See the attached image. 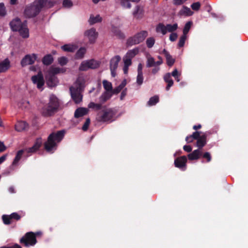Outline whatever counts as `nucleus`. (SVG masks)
Returning a JSON list of instances; mask_svg holds the SVG:
<instances>
[{
  "label": "nucleus",
  "mask_w": 248,
  "mask_h": 248,
  "mask_svg": "<svg viewBox=\"0 0 248 248\" xmlns=\"http://www.w3.org/2000/svg\"><path fill=\"white\" fill-rule=\"evenodd\" d=\"M192 24V22L191 21H188L186 24L183 29V34L186 35L191 27Z\"/></svg>",
  "instance_id": "42"
},
{
  "label": "nucleus",
  "mask_w": 248,
  "mask_h": 248,
  "mask_svg": "<svg viewBox=\"0 0 248 248\" xmlns=\"http://www.w3.org/2000/svg\"><path fill=\"white\" fill-rule=\"evenodd\" d=\"M121 58L119 55H116L112 57L109 62V68L111 71V74L113 77L116 75V69L118 66V63L120 62Z\"/></svg>",
  "instance_id": "9"
},
{
  "label": "nucleus",
  "mask_w": 248,
  "mask_h": 248,
  "mask_svg": "<svg viewBox=\"0 0 248 248\" xmlns=\"http://www.w3.org/2000/svg\"><path fill=\"white\" fill-rule=\"evenodd\" d=\"M201 132H199V131H196L195 132H194L192 135H191V137H192V138L194 139V140H198L202 136L201 135Z\"/></svg>",
  "instance_id": "51"
},
{
  "label": "nucleus",
  "mask_w": 248,
  "mask_h": 248,
  "mask_svg": "<svg viewBox=\"0 0 248 248\" xmlns=\"http://www.w3.org/2000/svg\"><path fill=\"white\" fill-rule=\"evenodd\" d=\"M28 128V125L25 122H19L15 125V129L18 132L26 130Z\"/></svg>",
  "instance_id": "23"
},
{
  "label": "nucleus",
  "mask_w": 248,
  "mask_h": 248,
  "mask_svg": "<svg viewBox=\"0 0 248 248\" xmlns=\"http://www.w3.org/2000/svg\"><path fill=\"white\" fill-rule=\"evenodd\" d=\"M142 65L141 63H139L138 66V73L142 74Z\"/></svg>",
  "instance_id": "61"
},
{
  "label": "nucleus",
  "mask_w": 248,
  "mask_h": 248,
  "mask_svg": "<svg viewBox=\"0 0 248 248\" xmlns=\"http://www.w3.org/2000/svg\"><path fill=\"white\" fill-rule=\"evenodd\" d=\"M6 14V11L4 4L3 3H0V16H4Z\"/></svg>",
  "instance_id": "47"
},
{
  "label": "nucleus",
  "mask_w": 248,
  "mask_h": 248,
  "mask_svg": "<svg viewBox=\"0 0 248 248\" xmlns=\"http://www.w3.org/2000/svg\"><path fill=\"white\" fill-rule=\"evenodd\" d=\"M185 1V0H173V2L174 5H179L182 4Z\"/></svg>",
  "instance_id": "58"
},
{
  "label": "nucleus",
  "mask_w": 248,
  "mask_h": 248,
  "mask_svg": "<svg viewBox=\"0 0 248 248\" xmlns=\"http://www.w3.org/2000/svg\"><path fill=\"white\" fill-rule=\"evenodd\" d=\"M126 84V80L125 79L123 80L122 83L116 88L113 89L112 91L113 94H118L121 90L125 87Z\"/></svg>",
  "instance_id": "33"
},
{
  "label": "nucleus",
  "mask_w": 248,
  "mask_h": 248,
  "mask_svg": "<svg viewBox=\"0 0 248 248\" xmlns=\"http://www.w3.org/2000/svg\"><path fill=\"white\" fill-rule=\"evenodd\" d=\"M24 152H25V151L23 150H19V151H18V152L17 153V154L16 155V156L15 157V158L13 162V163H12L13 165H16L17 164L18 162L21 158Z\"/></svg>",
  "instance_id": "37"
},
{
  "label": "nucleus",
  "mask_w": 248,
  "mask_h": 248,
  "mask_svg": "<svg viewBox=\"0 0 248 248\" xmlns=\"http://www.w3.org/2000/svg\"><path fill=\"white\" fill-rule=\"evenodd\" d=\"M53 58L51 55H47L45 56L43 59V62L44 64L48 65L52 63Z\"/></svg>",
  "instance_id": "36"
},
{
  "label": "nucleus",
  "mask_w": 248,
  "mask_h": 248,
  "mask_svg": "<svg viewBox=\"0 0 248 248\" xmlns=\"http://www.w3.org/2000/svg\"><path fill=\"white\" fill-rule=\"evenodd\" d=\"M159 101V97L157 95H155L151 97L148 102V105L149 106L155 105Z\"/></svg>",
  "instance_id": "39"
},
{
  "label": "nucleus",
  "mask_w": 248,
  "mask_h": 248,
  "mask_svg": "<svg viewBox=\"0 0 248 248\" xmlns=\"http://www.w3.org/2000/svg\"><path fill=\"white\" fill-rule=\"evenodd\" d=\"M46 78L47 85L51 87L56 86L58 82L57 78L55 76L48 73L46 76Z\"/></svg>",
  "instance_id": "16"
},
{
  "label": "nucleus",
  "mask_w": 248,
  "mask_h": 248,
  "mask_svg": "<svg viewBox=\"0 0 248 248\" xmlns=\"http://www.w3.org/2000/svg\"><path fill=\"white\" fill-rule=\"evenodd\" d=\"M65 72V70L63 68H61L57 67L51 66L50 67L47 73L51 74V75L55 76L56 74L59 73H63Z\"/></svg>",
  "instance_id": "21"
},
{
  "label": "nucleus",
  "mask_w": 248,
  "mask_h": 248,
  "mask_svg": "<svg viewBox=\"0 0 248 248\" xmlns=\"http://www.w3.org/2000/svg\"><path fill=\"white\" fill-rule=\"evenodd\" d=\"M112 93L108 92H104L99 98V102L102 105L110 98Z\"/></svg>",
  "instance_id": "22"
},
{
  "label": "nucleus",
  "mask_w": 248,
  "mask_h": 248,
  "mask_svg": "<svg viewBox=\"0 0 248 248\" xmlns=\"http://www.w3.org/2000/svg\"><path fill=\"white\" fill-rule=\"evenodd\" d=\"M184 150L187 152H190L192 151V148L189 145H185L183 147Z\"/></svg>",
  "instance_id": "59"
},
{
  "label": "nucleus",
  "mask_w": 248,
  "mask_h": 248,
  "mask_svg": "<svg viewBox=\"0 0 248 248\" xmlns=\"http://www.w3.org/2000/svg\"><path fill=\"white\" fill-rule=\"evenodd\" d=\"M84 35L91 43H93L95 42L98 36V32L96 31L95 29L92 28L86 31L84 33Z\"/></svg>",
  "instance_id": "13"
},
{
  "label": "nucleus",
  "mask_w": 248,
  "mask_h": 248,
  "mask_svg": "<svg viewBox=\"0 0 248 248\" xmlns=\"http://www.w3.org/2000/svg\"><path fill=\"white\" fill-rule=\"evenodd\" d=\"M186 39V35L183 34L180 38L179 41L178 42V46L179 47H182L185 44V41Z\"/></svg>",
  "instance_id": "44"
},
{
  "label": "nucleus",
  "mask_w": 248,
  "mask_h": 248,
  "mask_svg": "<svg viewBox=\"0 0 248 248\" xmlns=\"http://www.w3.org/2000/svg\"><path fill=\"white\" fill-rule=\"evenodd\" d=\"M101 21L102 17L99 15H96V16L91 15L89 20V22L90 24L91 25L94 24L98 22H101Z\"/></svg>",
  "instance_id": "32"
},
{
  "label": "nucleus",
  "mask_w": 248,
  "mask_h": 248,
  "mask_svg": "<svg viewBox=\"0 0 248 248\" xmlns=\"http://www.w3.org/2000/svg\"><path fill=\"white\" fill-rule=\"evenodd\" d=\"M42 145V140L41 139H38L32 147L26 148L24 150L25 152L28 153H33L37 151Z\"/></svg>",
  "instance_id": "17"
},
{
  "label": "nucleus",
  "mask_w": 248,
  "mask_h": 248,
  "mask_svg": "<svg viewBox=\"0 0 248 248\" xmlns=\"http://www.w3.org/2000/svg\"><path fill=\"white\" fill-rule=\"evenodd\" d=\"M6 149V147L4 146L2 142L0 141V152L4 151Z\"/></svg>",
  "instance_id": "62"
},
{
  "label": "nucleus",
  "mask_w": 248,
  "mask_h": 248,
  "mask_svg": "<svg viewBox=\"0 0 248 248\" xmlns=\"http://www.w3.org/2000/svg\"><path fill=\"white\" fill-rule=\"evenodd\" d=\"M155 43V39L153 37H149L146 41L147 46L148 48L152 47Z\"/></svg>",
  "instance_id": "40"
},
{
  "label": "nucleus",
  "mask_w": 248,
  "mask_h": 248,
  "mask_svg": "<svg viewBox=\"0 0 248 248\" xmlns=\"http://www.w3.org/2000/svg\"><path fill=\"white\" fill-rule=\"evenodd\" d=\"M10 26L14 31H18L20 35L23 38H28L29 36V30L26 23H22L19 18H16L10 22Z\"/></svg>",
  "instance_id": "2"
},
{
  "label": "nucleus",
  "mask_w": 248,
  "mask_h": 248,
  "mask_svg": "<svg viewBox=\"0 0 248 248\" xmlns=\"http://www.w3.org/2000/svg\"><path fill=\"white\" fill-rule=\"evenodd\" d=\"M36 59L37 56L34 54L27 55L21 60V64L22 66L32 64L34 62Z\"/></svg>",
  "instance_id": "12"
},
{
  "label": "nucleus",
  "mask_w": 248,
  "mask_h": 248,
  "mask_svg": "<svg viewBox=\"0 0 248 248\" xmlns=\"http://www.w3.org/2000/svg\"><path fill=\"white\" fill-rule=\"evenodd\" d=\"M64 134L65 131L64 130H60L56 133H52L51 134H54L53 139L57 142V143H58L62 139Z\"/></svg>",
  "instance_id": "26"
},
{
  "label": "nucleus",
  "mask_w": 248,
  "mask_h": 248,
  "mask_svg": "<svg viewBox=\"0 0 248 248\" xmlns=\"http://www.w3.org/2000/svg\"><path fill=\"white\" fill-rule=\"evenodd\" d=\"M203 157L206 159L207 162H210L211 160V156L209 152H205L203 155Z\"/></svg>",
  "instance_id": "56"
},
{
  "label": "nucleus",
  "mask_w": 248,
  "mask_h": 248,
  "mask_svg": "<svg viewBox=\"0 0 248 248\" xmlns=\"http://www.w3.org/2000/svg\"><path fill=\"white\" fill-rule=\"evenodd\" d=\"M31 80L34 84H37L38 89H41L44 84V78L41 72L37 75L32 76Z\"/></svg>",
  "instance_id": "14"
},
{
  "label": "nucleus",
  "mask_w": 248,
  "mask_h": 248,
  "mask_svg": "<svg viewBox=\"0 0 248 248\" xmlns=\"http://www.w3.org/2000/svg\"><path fill=\"white\" fill-rule=\"evenodd\" d=\"M143 78L142 74L138 73V76L137 77V83L139 85H140L143 82Z\"/></svg>",
  "instance_id": "50"
},
{
  "label": "nucleus",
  "mask_w": 248,
  "mask_h": 248,
  "mask_svg": "<svg viewBox=\"0 0 248 248\" xmlns=\"http://www.w3.org/2000/svg\"><path fill=\"white\" fill-rule=\"evenodd\" d=\"M115 115L111 108H106L97 113L96 120L100 122H106L110 120Z\"/></svg>",
  "instance_id": "6"
},
{
  "label": "nucleus",
  "mask_w": 248,
  "mask_h": 248,
  "mask_svg": "<svg viewBox=\"0 0 248 248\" xmlns=\"http://www.w3.org/2000/svg\"><path fill=\"white\" fill-rule=\"evenodd\" d=\"M59 106L58 98L54 95H51L50 97L49 102L42 108L41 111V114L45 117L52 116L58 111Z\"/></svg>",
  "instance_id": "1"
},
{
  "label": "nucleus",
  "mask_w": 248,
  "mask_h": 248,
  "mask_svg": "<svg viewBox=\"0 0 248 248\" xmlns=\"http://www.w3.org/2000/svg\"><path fill=\"white\" fill-rule=\"evenodd\" d=\"M100 62L94 59L83 61L79 67L80 71H87L89 69H96L100 66Z\"/></svg>",
  "instance_id": "7"
},
{
  "label": "nucleus",
  "mask_w": 248,
  "mask_h": 248,
  "mask_svg": "<svg viewBox=\"0 0 248 248\" xmlns=\"http://www.w3.org/2000/svg\"><path fill=\"white\" fill-rule=\"evenodd\" d=\"M2 219L3 223L6 225H9L11 223L12 220L10 215H3Z\"/></svg>",
  "instance_id": "43"
},
{
  "label": "nucleus",
  "mask_w": 248,
  "mask_h": 248,
  "mask_svg": "<svg viewBox=\"0 0 248 248\" xmlns=\"http://www.w3.org/2000/svg\"><path fill=\"white\" fill-rule=\"evenodd\" d=\"M37 242L36 236L32 232H29L26 233L25 236L20 240V243L24 244L26 247L33 246Z\"/></svg>",
  "instance_id": "8"
},
{
  "label": "nucleus",
  "mask_w": 248,
  "mask_h": 248,
  "mask_svg": "<svg viewBox=\"0 0 248 248\" xmlns=\"http://www.w3.org/2000/svg\"><path fill=\"white\" fill-rule=\"evenodd\" d=\"M202 154V152L200 149L195 150L188 155V158L191 160H197L200 157Z\"/></svg>",
  "instance_id": "19"
},
{
  "label": "nucleus",
  "mask_w": 248,
  "mask_h": 248,
  "mask_svg": "<svg viewBox=\"0 0 248 248\" xmlns=\"http://www.w3.org/2000/svg\"><path fill=\"white\" fill-rule=\"evenodd\" d=\"M10 67V62L7 59L0 62V73L5 72Z\"/></svg>",
  "instance_id": "20"
},
{
  "label": "nucleus",
  "mask_w": 248,
  "mask_h": 248,
  "mask_svg": "<svg viewBox=\"0 0 248 248\" xmlns=\"http://www.w3.org/2000/svg\"><path fill=\"white\" fill-rule=\"evenodd\" d=\"M144 15V8L140 5H136L133 10L132 15L134 18L136 20H140L142 18Z\"/></svg>",
  "instance_id": "11"
},
{
  "label": "nucleus",
  "mask_w": 248,
  "mask_h": 248,
  "mask_svg": "<svg viewBox=\"0 0 248 248\" xmlns=\"http://www.w3.org/2000/svg\"><path fill=\"white\" fill-rule=\"evenodd\" d=\"M148 32L146 31H141L136 33L134 36L128 38L126 41V45L128 46H131L139 44L142 42L148 36Z\"/></svg>",
  "instance_id": "5"
},
{
  "label": "nucleus",
  "mask_w": 248,
  "mask_h": 248,
  "mask_svg": "<svg viewBox=\"0 0 248 248\" xmlns=\"http://www.w3.org/2000/svg\"><path fill=\"white\" fill-rule=\"evenodd\" d=\"M206 143V135L205 134L202 135L201 137L197 140V146L199 149H202Z\"/></svg>",
  "instance_id": "25"
},
{
  "label": "nucleus",
  "mask_w": 248,
  "mask_h": 248,
  "mask_svg": "<svg viewBox=\"0 0 248 248\" xmlns=\"http://www.w3.org/2000/svg\"><path fill=\"white\" fill-rule=\"evenodd\" d=\"M155 31L157 33H161L163 35H165L166 34L165 25L162 23H159L156 26Z\"/></svg>",
  "instance_id": "30"
},
{
  "label": "nucleus",
  "mask_w": 248,
  "mask_h": 248,
  "mask_svg": "<svg viewBox=\"0 0 248 248\" xmlns=\"http://www.w3.org/2000/svg\"><path fill=\"white\" fill-rule=\"evenodd\" d=\"M126 89H125L121 93V96H120L121 100H123L124 99V98L125 97V96L126 95Z\"/></svg>",
  "instance_id": "60"
},
{
  "label": "nucleus",
  "mask_w": 248,
  "mask_h": 248,
  "mask_svg": "<svg viewBox=\"0 0 248 248\" xmlns=\"http://www.w3.org/2000/svg\"><path fill=\"white\" fill-rule=\"evenodd\" d=\"M58 61L59 63L62 65L63 66L66 64L67 63L68 60L67 58L65 57H61L58 59Z\"/></svg>",
  "instance_id": "45"
},
{
  "label": "nucleus",
  "mask_w": 248,
  "mask_h": 248,
  "mask_svg": "<svg viewBox=\"0 0 248 248\" xmlns=\"http://www.w3.org/2000/svg\"><path fill=\"white\" fill-rule=\"evenodd\" d=\"M164 79L166 82H169L170 81L172 80L170 73H167L164 76Z\"/></svg>",
  "instance_id": "55"
},
{
  "label": "nucleus",
  "mask_w": 248,
  "mask_h": 248,
  "mask_svg": "<svg viewBox=\"0 0 248 248\" xmlns=\"http://www.w3.org/2000/svg\"><path fill=\"white\" fill-rule=\"evenodd\" d=\"M54 134H50L47 138V141L44 143L45 150L48 152L55 149L57 142L53 139Z\"/></svg>",
  "instance_id": "10"
},
{
  "label": "nucleus",
  "mask_w": 248,
  "mask_h": 248,
  "mask_svg": "<svg viewBox=\"0 0 248 248\" xmlns=\"http://www.w3.org/2000/svg\"><path fill=\"white\" fill-rule=\"evenodd\" d=\"M83 86L78 80L70 88L71 96L77 104L80 103L82 101V96L81 94V92Z\"/></svg>",
  "instance_id": "4"
},
{
  "label": "nucleus",
  "mask_w": 248,
  "mask_h": 248,
  "mask_svg": "<svg viewBox=\"0 0 248 248\" xmlns=\"http://www.w3.org/2000/svg\"><path fill=\"white\" fill-rule=\"evenodd\" d=\"M88 107L89 108L98 110L102 108V104L99 102L98 103H95L91 102L88 104Z\"/></svg>",
  "instance_id": "38"
},
{
  "label": "nucleus",
  "mask_w": 248,
  "mask_h": 248,
  "mask_svg": "<svg viewBox=\"0 0 248 248\" xmlns=\"http://www.w3.org/2000/svg\"><path fill=\"white\" fill-rule=\"evenodd\" d=\"M88 112V109L86 108H79L77 109L75 112V117L77 118L83 116Z\"/></svg>",
  "instance_id": "24"
},
{
  "label": "nucleus",
  "mask_w": 248,
  "mask_h": 248,
  "mask_svg": "<svg viewBox=\"0 0 248 248\" xmlns=\"http://www.w3.org/2000/svg\"><path fill=\"white\" fill-rule=\"evenodd\" d=\"M86 52V50L84 47L80 48L76 53L75 57L77 59H82Z\"/></svg>",
  "instance_id": "35"
},
{
  "label": "nucleus",
  "mask_w": 248,
  "mask_h": 248,
  "mask_svg": "<svg viewBox=\"0 0 248 248\" xmlns=\"http://www.w3.org/2000/svg\"><path fill=\"white\" fill-rule=\"evenodd\" d=\"M123 61L124 66H129L132 64L131 60L130 59H128L125 57H124Z\"/></svg>",
  "instance_id": "53"
},
{
  "label": "nucleus",
  "mask_w": 248,
  "mask_h": 248,
  "mask_svg": "<svg viewBox=\"0 0 248 248\" xmlns=\"http://www.w3.org/2000/svg\"><path fill=\"white\" fill-rule=\"evenodd\" d=\"M186 156H182L175 160V166L178 168H182L185 167L186 166Z\"/></svg>",
  "instance_id": "18"
},
{
  "label": "nucleus",
  "mask_w": 248,
  "mask_h": 248,
  "mask_svg": "<svg viewBox=\"0 0 248 248\" xmlns=\"http://www.w3.org/2000/svg\"><path fill=\"white\" fill-rule=\"evenodd\" d=\"M163 53L166 57L167 64L170 66H171L174 64L175 60L172 58L171 56L166 49L163 50Z\"/></svg>",
  "instance_id": "27"
},
{
  "label": "nucleus",
  "mask_w": 248,
  "mask_h": 248,
  "mask_svg": "<svg viewBox=\"0 0 248 248\" xmlns=\"http://www.w3.org/2000/svg\"><path fill=\"white\" fill-rule=\"evenodd\" d=\"M167 83H168V85H167L166 89V90L168 91L170 89V87L173 85V80H171V81H170V82H167Z\"/></svg>",
  "instance_id": "63"
},
{
  "label": "nucleus",
  "mask_w": 248,
  "mask_h": 248,
  "mask_svg": "<svg viewBox=\"0 0 248 248\" xmlns=\"http://www.w3.org/2000/svg\"><path fill=\"white\" fill-rule=\"evenodd\" d=\"M43 2L44 0H39L26 7L24 11L25 15L29 18L36 16L42 8Z\"/></svg>",
  "instance_id": "3"
},
{
  "label": "nucleus",
  "mask_w": 248,
  "mask_h": 248,
  "mask_svg": "<svg viewBox=\"0 0 248 248\" xmlns=\"http://www.w3.org/2000/svg\"><path fill=\"white\" fill-rule=\"evenodd\" d=\"M200 6H201V4L199 2H196L193 3L191 6V8L193 10H196V11L200 9Z\"/></svg>",
  "instance_id": "52"
},
{
  "label": "nucleus",
  "mask_w": 248,
  "mask_h": 248,
  "mask_svg": "<svg viewBox=\"0 0 248 248\" xmlns=\"http://www.w3.org/2000/svg\"><path fill=\"white\" fill-rule=\"evenodd\" d=\"M114 33L120 38H124V34L119 30L115 29L113 31Z\"/></svg>",
  "instance_id": "48"
},
{
  "label": "nucleus",
  "mask_w": 248,
  "mask_h": 248,
  "mask_svg": "<svg viewBox=\"0 0 248 248\" xmlns=\"http://www.w3.org/2000/svg\"><path fill=\"white\" fill-rule=\"evenodd\" d=\"M10 216L11 220L14 219L17 221L20 220L21 217L19 214L16 212L12 213L11 215H10Z\"/></svg>",
  "instance_id": "46"
},
{
  "label": "nucleus",
  "mask_w": 248,
  "mask_h": 248,
  "mask_svg": "<svg viewBox=\"0 0 248 248\" xmlns=\"http://www.w3.org/2000/svg\"><path fill=\"white\" fill-rule=\"evenodd\" d=\"M165 27L167 33V32H172L175 31L178 28V25L177 23H175L173 25L168 24H167Z\"/></svg>",
  "instance_id": "34"
},
{
  "label": "nucleus",
  "mask_w": 248,
  "mask_h": 248,
  "mask_svg": "<svg viewBox=\"0 0 248 248\" xmlns=\"http://www.w3.org/2000/svg\"><path fill=\"white\" fill-rule=\"evenodd\" d=\"M147 63L146 66L147 67H155L156 66H159L163 62L162 59L157 62H155L154 58L151 56H148L147 57Z\"/></svg>",
  "instance_id": "15"
},
{
  "label": "nucleus",
  "mask_w": 248,
  "mask_h": 248,
  "mask_svg": "<svg viewBox=\"0 0 248 248\" xmlns=\"http://www.w3.org/2000/svg\"><path fill=\"white\" fill-rule=\"evenodd\" d=\"M61 48L64 51L72 52H74L77 49V47L74 45L66 44L62 46Z\"/></svg>",
  "instance_id": "28"
},
{
  "label": "nucleus",
  "mask_w": 248,
  "mask_h": 248,
  "mask_svg": "<svg viewBox=\"0 0 248 248\" xmlns=\"http://www.w3.org/2000/svg\"><path fill=\"white\" fill-rule=\"evenodd\" d=\"M177 37L178 35L176 33H172L170 35V40L172 42L174 41L177 39Z\"/></svg>",
  "instance_id": "57"
},
{
  "label": "nucleus",
  "mask_w": 248,
  "mask_h": 248,
  "mask_svg": "<svg viewBox=\"0 0 248 248\" xmlns=\"http://www.w3.org/2000/svg\"><path fill=\"white\" fill-rule=\"evenodd\" d=\"M193 139L192 138V137H191V135H190L189 136H187L186 138V140L187 141V142L189 143L191 142L193 140Z\"/></svg>",
  "instance_id": "64"
},
{
  "label": "nucleus",
  "mask_w": 248,
  "mask_h": 248,
  "mask_svg": "<svg viewBox=\"0 0 248 248\" xmlns=\"http://www.w3.org/2000/svg\"><path fill=\"white\" fill-rule=\"evenodd\" d=\"M90 123V119L88 118L86 119L85 123H84V125L82 126V130L84 131H86L88 128L89 124Z\"/></svg>",
  "instance_id": "54"
},
{
  "label": "nucleus",
  "mask_w": 248,
  "mask_h": 248,
  "mask_svg": "<svg viewBox=\"0 0 248 248\" xmlns=\"http://www.w3.org/2000/svg\"><path fill=\"white\" fill-rule=\"evenodd\" d=\"M121 5L125 8H130L131 4L130 3V0H120Z\"/></svg>",
  "instance_id": "41"
},
{
  "label": "nucleus",
  "mask_w": 248,
  "mask_h": 248,
  "mask_svg": "<svg viewBox=\"0 0 248 248\" xmlns=\"http://www.w3.org/2000/svg\"><path fill=\"white\" fill-rule=\"evenodd\" d=\"M102 83L103 85V87L106 90L105 92H108L110 93H112V94H113L112 91L113 90L112 89V86L111 83L108 82L107 80H104L102 82Z\"/></svg>",
  "instance_id": "31"
},
{
  "label": "nucleus",
  "mask_w": 248,
  "mask_h": 248,
  "mask_svg": "<svg viewBox=\"0 0 248 248\" xmlns=\"http://www.w3.org/2000/svg\"><path fill=\"white\" fill-rule=\"evenodd\" d=\"M62 5L64 7L69 8L73 5V3L71 0H63Z\"/></svg>",
  "instance_id": "49"
},
{
  "label": "nucleus",
  "mask_w": 248,
  "mask_h": 248,
  "mask_svg": "<svg viewBox=\"0 0 248 248\" xmlns=\"http://www.w3.org/2000/svg\"><path fill=\"white\" fill-rule=\"evenodd\" d=\"M139 49L135 48L128 51L126 55L124 56L128 59L132 60L139 52Z\"/></svg>",
  "instance_id": "29"
}]
</instances>
